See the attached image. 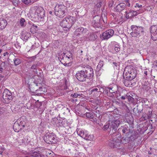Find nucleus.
I'll list each match as a JSON object with an SVG mask.
<instances>
[{"instance_id":"10","label":"nucleus","mask_w":157,"mask_h":157,"mask_svg":"<svg viewBox=\"0 0 157 157\" xmlns=\"http://www.w3.org/2000/svg\"><path fill=\"white\" fill-rule=\"evenodd\" d=\"M14 96L12 95V93L7 89L4 90L2 94V98L6 103H9L12 101Z\"/></svg>"},{"instance_id":"21","label":"nucleus","mask_w":157,"mask_h":157,"mask_svg":"<svg viewBox=\"0 0 157 157\" xmlns=\"http://www.w3.org/2000/svg\"><path fill=\"white\" fill-rule=\"evenodd\" d=\"M66 18L71 28L76 21L75 17L71 16H68L66 17Z\"/></svg>"},{"instance_id":"61","label":"nucleus","mask_w":157,"mask_h":157,"mask_svg":"<svg viewBox=\"0 0 157 157\" xmlns=\"http://www.w3.org/2000/svg\"><path fill=\"white\" fill-rule=\"evenodd\" d=\"M107 95L108 96H110V97H113L114 96V95L112 94H112L111 95H110L108 93Z\"/></svg>"},{"instance_id":"50","label":"nucleus","mask_w":157,"mask_h":157,"mask_svg":"<svg viewBox=\"0 0 157 157\" xmlns=\"http://www.w3.org/2000/svg\"><path fill=\"white\" fill-rule=\"evenodd\" d=\"M141 101L143 103H146L147 101V99L146 98H142L141 99Z\"/></svg>"},{"instance_id":"33","label":"nucleus","mask_w":157,"mask_h":157,"mask_svg":"<svg viewBox=\"0 0 157 157\" xmlns=\"http://www.w3.org/2000/svg\"><path fill=\"white\" fill-rule=\"evenodd\" d=\"M40 63H37L36 64H33L31 67V69L33 70V71L34 72H37V69L36 67L40 65Z\"/></svg>"},{"instance_id":"41","label":"nucleus","mask_w":157,"mask_h":157,"mask_svg":"<svg viewBox=\"0 0 157 157\" xmlns=\"http://www.w3.org/2000/svg\"><path fill=\"white\" fill-rule=\"evenodd\" d=\"M18 121H19V124L21 127L23 129L25 126L24 121H20L19 120H18Z\"/></svg>"},{"instance_id":"52","label":"nucleus","mask_w":157,"mask_h":157,"mask_svg":"<svg viewBox=\"0 0 157 157\" xmlns=\"http://www.w3.org/2000/svg\"><path fill=\"white\" fill-rule=\"evenodd\" d=\"M35 73L36 75H37V76L38 77H41V72H39V74L38 73V72H37H37H35Z\"/></svg>"},{"instance_id":"49","label":"nucleus","mask_w":157,"mask_h":157,"mask_svg":"<svg viewBox=\"0 0 157 157\" xmlns=\"http://www.w3.org/2000/svg\"><path fill=\"white\" fill-rule=\"evenodd\" d=\"M12 2L13 4L15 6L18 5V0H12Z\"/></svg>"},{"instance_id":"59","label":"nucleus","mask_w":157,"mask_h":157,"mask_svg":"<svg viewBox=\"0 0 157 157\" xmlns=\"http://www.w3.org/2000/svg\"><path fill=\"white\" fill-rule=\"evenodd\" d=\"M126 95H127L124 96H122L121 97V99L122 100H124L125 99H126Z\"/></svg>"},{"instance_id":"6","label":"nucleus","mask_w":157,"mask_h":157,"mask_svg":"<svg viewBox=\"0 0 157 157\" xmlns=\"http://www.w3.org/2000/svg\"><path fill=\"white\" fill-rule=\"evenodd\" d=\"M133 125H126L123 127H121L119 130L120 131H121L122 132L125 134L126 136H137L138 133L134 130Z\"/></svg>"},{"instance_id":"53","label":"nucleus","mask_w":157,"mask_h":157,"mask_svg":"<svg viewBox=\"0 0 157 157\" xmlns=\"http://www.w3.org/2000/svg\"><path fill=\"white\" fill-rule=\"evenodd\" d=\"M150 87L147 86L146 85H144L143 87V88L145 89L146 90H149L150 89Z\"/></svg>"},{"instance_id":"37","label":"nucleus","mask_w":157,"mask_h":157,"mask_svg":"<svg viewBox=\"0 0 157 157\" xmlns=\"http://www.w3.org/2000/svg\"><path fill=\"white\" fill-rule=\"evenodd\" d=\"M14 64L16 66H17L21 63V60L18 58H16L14 60Z\"/></svg>"},{"instance_id":"29","label":"nucleus","mask_w":157,"mask_h":157,"mask_svg":"<svg viewBox=\"0 0 157 157\" xmlns=\"http://www.w3.org/2000/svg\"><path fill=\"white\" fill-rule=\"evenodd\" d=\"M64 57L65 60L70 59L72 58V54L70 52H67L65 53H64Z\"/></svg>"},{"instance_id":"22","label":"nucleus","mask_w":157,"mask_h":157,"mask_svg":"<svg viewBox=\"0 0 157 157\" xmlns=\"http://www.w3.org/2000/svg\"><path fill=\"white\" fill-rule=\"evenodd\" d=\"M126 5L124 3H121L118 5L116 7V11L119 12H121L124 10L126 8Z\"/></svg>"},{"instance_id":"48","label":"nucleus","mask_w":157,"mask_h":157,"mask_svg":"<svg viewBox=\"0 0 157 157\" xmlns=\"http://www.w3.org/2000/svg\"><path fill=\"white\" fill-rule=\"evenodd\" d=\"M108 89L109 90V93H115V91H116L113 90V87H109Z\"/></svg>"},{"instance_id":"46","label":"nucleus","mask_w":157,"mask_h":157,"mask_svg":"<svg viewBox=\"0 0 157 157\" xmlns=\"http://www.w3.org/2000/svg\"><path fill=\"white\" fill-rule=\"evenodd\" d=\"M22 2L25 4L28 5L31 3V0H23Z\"/></svg>"},{"instance_id":"3","label":"nucleus","mask_w":157,"mask_h":157,"mask_svg":"<svg viewBox=\"0 0 157 157\" xmlns=\"http://www.w3.org/2000/svg\"><path fill=\"white\" fill-rule=\"evenodd\" d=\"M39 81H34L33 83L29 85V88L30 91L33 93H35L38 94H43L45 91V88H43L41 86L40 79Z\"/></svg>"},{"instance_id":"64","label":"nucleus","mask_w":157,"mask_h":157,"mask_svg":"<svg viewBox=\"0 0 157 157\" xmlns=\"http://www.w3.org/2000/svg\"><path fill=\"white\" fill-rule=\"evenodd\" d=\"M6 0H0V3H1L2 2H4Z\"/></svg>"},{"instance_id":"57","label":"nucleus","mask_w":157,"mask_h":157,"mask_svg":"<svg viewBox=\"0 0 157 157\" xmlns=\"http://www.w3.org/2000/svg\"><path fill=\"white\" fill-rule=\"evenodd\" d=\"M102 4V3L101 2H100V3H97L96 5V6L97 7H100L101 6V4Z\"/></svg>"},{"instance_id":"45","label":"nucleus","mask_w":157,"mask_h":157,"mask_svg":"<svg viewBox=\"0 0 157 157\" xmlns=\"http://www.w3.org/2000/svg\"><path fill=\"white\" fill-rule=\"evenodd\" d=\"M114 50L117 52H118L120 50V46L118 45H115L114 47Z\"/></svg>"},{"instance_id":"8","label":"nucleus","mask_w":157,"mask_h":157,"mask_svg":"<svg viewBox=\"0 0 157 157\" xmlns=\"http://www.w3.org/2000/svg\"><path fill=\"white\" fill-rule=\"evenodd\" d=\"M55 15L59 18H63L65 16L67 7L63 5H56L55 7Z\"/></svg>"},{"instance_id":"40","label":"nucleus","mask_w":157,"mask_h":157,"mask_svg":"<svg viewBox=\"0 0 157 157\" xmlns=\"http://www.w3.org/2000/svg\"><path fill=\"white\" fill-rule=\"evenodd\" d=\"M21 25L23 26L25 25V20L24 18H21L20 21Z\"/></svg>"},{"instance_id":"63","label":"nucleus","mask_w":157,"mask_h":157,"mask_svg":"<svg viewBox=\"0 0 157 157\" xmlns=\"http://www.w3.org/2000/svg\"><path fill=\"white\" fill-rule=\"evenodd\" d=\"M152 10V8L151 7H149L147 8V10L149 11H151Z\"/></svg>"},{"instance_id":"12","label":"nucleus","mask_w":157,"mask_h":157,"mask_svg":"<svg viewBox=\"0 0 157 157\" xmlns=\"http://www.w3.org/2000/svg\"><path fill=\"white\" fill-rule=\"evenodd\" d=\"M114 33V31L112 29H109L100 35V38L102 40H107L112 36Z\"/></svg>"},{"instance_id":"38","label":"nucleus","mask_w":157,"mask_h":157,"mask_svg":"<svg viewBox=\"0 0 157 157\" xmlns=\"http://www.w3.org/2000/svg\"><path fill=\"white\" fill-rule=\"evenodd\" d=\"M86 132H84L82 131H80L79 132L78 131L77 132L78 135L83 138Z\"/></svg>"},{"instance_id":"35","label":"nucleus","mask_w":157,"mask_h":157,"mask_svg":"<svg viewBox=\"0 0 157 157\" xmlns=\"http://www.w3.org/2000/svg\"><path fill=\"white\" fill-rule=\"evenodd\" d=\"M64 57L61 59L60 62H61L66 67L70 66L71 65V62L67 63L66 62H64L63 60L64 59Z\"/></svg>"},{"instance_id":"51","label":"nucleus","mask_w":157,"mask_h":157,"mask_svg":"<svg viewBox=\"0 0 157 157\" xmlns=\"http://www.w3.org/2000/svg\"><path fill=\"white\" fill-rule=\"evenodd\" d=\"M72 95V97L74 98H77V97L79 96H80V94H78L77 93H75L73 95H72V94L71 95Z\"/></svg>"},{"instance_id":"39","label":"nucleus","mask_w":157,"mask_h":157,"mask_svg":"<svg viewBox=\"0 0 157 157\" xmlns=\"http://www.w3.org/2000/svg\"><path fill=\"white\" fill-rule=\"evenodd\" d=\"M126 99H127L129 101L132 102L134 101V98L130 95H126Z\"/></svg>"},{"instance_id":"15","label":"nucleus","mask_w":157,"mask_h":157,"mask_svg":"<svg viewBox=\"0 0 157 157\" xmlns=\"http://www.w3.org/2000/svg\"><path fill=\"white\" fill-rule=\"evenodd\" d=\"M125 121L128 123V125H133V119L131 114L128 113L125 114Z\"/></svg>"},{"instance_id":"11","label":"nucleus","mask_w":157,"mask_h":157,"mask_svg":"<svg viewBox=\"0 0 157 157\" xmlns=\"http://www.w3.org/2000/svg\"><path fill=\"white\" fill-rule=\"evenodd\" d=\"M14 96L12 95V93L7 89L4 90L2 94V98L6 103H9L12 101Z\"/></svg>"},{"instance_id":"31","label":"nucleus","mask_w":157,"mask_h":157,"mask_svg":"<svg viewBox=\"0 0 157 157\" xmlns=\"http://www.w3.org/2000/svg\"><path fill=\"white\" fill-rule=\"evenodd\" d=\"M93 136L89 135L86 132L83 138L86 140H93Z\"/></svg>"},{"instance_id":"60","label":"nucleus","mask_w":157,"mask_h":157,"mask_svg":"<svg viewBox=\"0 0 157 157\" xmlns=\"http://www.w3.org/2000/svg\"><path fill=\"white\" fill-rule=\"evenodd\" d=\"M8 55L9 53L7 52H6L3 54V56H5L6 55Z\"/></svg>"},{"instance_id":"9","label":"nucleus","mask_w":157,"mask_h":157,"mask_svg":"<svg viewBox=\"0 0 157 157\" xmlns=\"http://www.w3.org/2000/svg\"><path fill=\"white\" fill-rule=\"evenodd\" d=\"M44 140L47 144H54L56 143L55 136L53 133H48L46 134L44 136Z\"/></svg>"},{"instance_id":"34","label":"nucleus","mask_w":157,"mask_h":157,"mask_svg":"<svg viewBox=\"0 0 157 157\" xmlns=\"http://www.w3.org/2000/svg\"><path fill=\"white\" fill-rule=\"evenodd\" d=\"M5 63H2L1 64L0 67V73H2L3 70H5L6 71L7 70L6 69V67H5Z\"/></svg>"},{"instance_id":"56","label":"nucleus","mask_w":157,"mask_h":157,"mask_svg":"<svg viewBox=\"0 0 157 157\" xmlns=\"http://www.w3.org/2000/svg\"><path fill=\"white\" fill-rule=\"evenodd\" d=\"M97 88H98V90H99V92H101V89L103 90V89L102 88V87H101V86H97Z\"/></svg>"},{"instance_id":"14","label":"nucleus","mask_w":157,"mask_h":157,"mask_svg":"<svg viewBox=\"0 0 157 157\" xmlns=\"http://www.w3.org/2000/svg\"><path fill=\"white\" fill-rule=\"evenodd\" d=\"M150 32L152 39L154 41L157 40V25H153L150 28Z\"/></svg>"},{"instance_id":"19","label":"nucleus","mask_w":157,"mask_h":157,"mask_svg":"<svg viewBox=\"0 0 157 157\" xmlns=\"http://www.w3.org/2000/svg\"><path fill=\"white\" fill-rule=\"evenodd\" d=\"M152 111L151 110H149L147 113H143L142 117L140 119L142 121H144L150 119L152 116Z\"/></svg>"},{"instance_id":"62","label":"nucleus","mask_w":157,"mask_h":157,"mask_svg":"<svg viewBox=\"0 0 157 157\" xmlns=\"http://www.w3.org/2000/svg\"><path fill=\"white\" fill-rule=\"evenodd\" d=\"M113 64L116 67H117V63L116 62H113Z\"/></svg>"},{"instance_id":"13","label":"nucleus","mask_w":157,"mask_h":157,"mask_svg":"<svg viewBox=\"0 0 157 157\" xmlns=\"http://www.w3.org/2000/svg\"><path fill=\"white\" fill-rule=\"evenodd\" d=\"M102 21V20L100 16L97 15L94 17L92 22L93 26L95 28L100 27ZM103 21H104L103 20Z\"/></svg>"},{"instance_id":"4","label":"nucleus","mask_w":157,"mask_h":157,"mask_svg":"<svg viewBox=\"0 0 157 157\" xmlns=\"http://www.w3.org/2000/svg\"><path fill=\"white\" fill-rule=\"evenodd\" d=\"M132 32L130 34L132 37H135L141 39L143 37L144 33V28L141 26L132 25L131 27Z\"/></svg>"},{"instance_id":"25","label":"nucleus","mask_w":157,"mask_h":157,"mask_svg":"<svg viewBox=\"0 0 157 157\" xmlns=\"http://www.w3.org/2000/svg\"><path fill=\"white\" fill-rule=\"evenodd\" d=\"M137 14L135 11L132 10L128 12L126 15V18L129 19L132 17L137 16Z\"/></svg>"},{"instance_id":"28","label":"nucleus","mask_w":157,"mask_h":157,"mask_svg":"<svg viewBox=\"0 0 157 157\" xmlns=\"http://www.w3.org/2000/svg\"><path fill=\"white\" fill-rule=\"evenodd\" d=\"M84 29V28L82 27L77 29L75 32V34L77 36L82 34Z\"/></svg>"},{"instance_id":"17","label":"nucleus","mask_w":157,"mask_h":157,"mask_svg":"<svg viewBox=\"0 0 157 157\" xmlns=\"http://www.w3.org/2000/svg\"><path fill=\"white\" fill-rule=\"evenodd\" d=\"M137 136H129L123 137L120 140V142H122L123 143L126 144L129 143L130 141L133 140L137 138Z\"/></svg>"},{"instance_id":"44","label":"nucleus","mask_w":157,"mask_h":157,"mask_svg":"<svg viewBox=\"0 0 157 157\" xmlns=\"http://www.w3.org/2000/svg\"><path fill=\"white\" fill-rule=\"evenodd\" d=\"M103 62L102 61H100L98 63V64L97 66L98 68L99 69H100L103 66Z\"/></svg>"},{"instance_id":"18","label":"nucleus","mask_w":157,"mask_h":157,"mask_svg":"<svg viewBox=\"0 0 157 157\" xmlns=\"http://www.w3.org/2000/svg\"><path fill=\"white\" fill-rule=\"evenodd\" d=\"M60 25L63 28L65 29L64 30L67 31L70 28V25L67 21L66 17L63 19L60 23Z\"/></svg>"},{"instance_id":"36","label":"nucleus","mask_w":157,"mask_h":157,"mask_svg":"<svg viewBox=\"0 0 157 157\" xmlns=\"http://www.w3.org/2000/svg\"><path fill=\"white\" fill-rule=\"evenodd\" d=\"M135 11L136 12L137 15L142 13L144 12V10L143 9L141 8H137V9H135Z\"/></svg>"},{"instance_id":"32","label":"nucleus","mask_w":157,"mask_h":157,"mask_svg":"<svg viewBox=\"0 0 157 157\" xmlns=\"http://www.w3.org/2000/svg\"><path fill=\"white\" fill-rule=\"evenodd\" d=\"M97 36L94 34H90L88 36V38L89 40L91 41H94L97 38Z\"/></svg>"},{"instance_id":"42","label":"nucleus","mask_w":157,"mask_h":157,"mask_svg":"<svg viewBox=\"0 0 157 157\" xmlns=\"http://www.w3.org/2000/svg\"><path fill=\"white\" fill-rule=\"evenodd\" d=\"M133 111L134 113L136 114L138 113L139 114L141 112V111L139 110L138 106L134 108L133 109Z\"/></svg>"},{"instance_id":"7","label":"nucleus","mask_w":157,"mask_h":157,"mask_svg":"<svg viewBox=\"0 0 157 157\" xmlns=\"http://www.w3.org/2000/svg\"><path fill=\"white\" fill-rule=\"evenodd\" d=\"M120 135L119 134L113 135L110 136V137L112 139L109 140V146L111 148H116L118 149L120 148L121 143L120 140Z\"/></svg>"},{"instance_id":"2","label":"nucleus","mask_w":157,"mask_h":157,"mask_svg":"<svg viewBox=\"0 0 157 157\" xmlns=\"http://www.w3.org/2000/svg\"><path fill=\"white\" fill-rule=\"evenodd\" d=\"M120 123V121L119 119H114L113 120L109 121L105 125L102 129L103 130H107L111 134L116 135L115 132L117 131V128Z\"/></svg>"},{"instance_id":"30","label":"nucleus","mask_w":157,"mask_h":157,"mask_svg":"<svg viewBox=\"0 0 157 157\" xmlns=\"http://www.w3.org/2000/svg\"><path fill=\"white\" fill-rule=\"evenodd\" d=\"M94 114L96 117L98 118L100 120L101 119L102 117L101 113L99 110H96L94 111Z\"/></svg>"},{"instance_id":"24","label":"nucleus","mask_w":157,"mask_h":157,"mask_svg":"<svg viewBox=\"0 0 157 157\" xmlns=\"http://www.w3.org/2000/svg\"><path fill=\"white\" fill-rule=\"evenodd\" d=\"M19 124V121L18 120L15 122L13 125V129L15 132H18L21 129H22V128L21 127Z\"/></svg>"},{"instance_id":"27","label":"nucleus","mask_w":157,"mask_h":157,"mask_svg":"<svg viewBox=\"0 0 157 157\" xmlns=\"http://www.w3.org/2000/svg\"><path fill=\"white\" fill-rule=\"evenodd\" d=\"M7 21L5 19L0 20V29H4L7 25Z\"/></svg>"},{"instance_id":"58","label":"nucleus","mask_w":157,"mask_h":157,"mask_svg":"<svg viewBox=\"0 0 157 157\" xmlns=\"http://www.w3.org/2000/svg\"><path fill=\"white\" fill-rule=\"evenodd\" d=\"M154 67L155 68H157V60H156L154 62Z\"/></svg>"},{"instance_id":"16","label":"nucleus","mask_w":157,"mask_h":157,"mask_svg":"<svg viewBox=\"0 0 157 157\" xmlns=\"http://www.w3.org/2000/svg\"><path fill=\"white\" fill-rule=\"evenodd\" d=\"M36 10L35 13V14L37 15L40 18L43 17L44 15V12L43 8L41 7H37L36 6Z\"/></svg>"},{"instance_id":"20","label":"nucleus","mask_w":157,"mask_h":157,"mask_svg":"<svg viewBox=\"0 0 157 157\" xmlns=\"http://www.w3.org/2000/svg\"><path fill=\"white\" fill-rule=\"evenodd\" d=\"M66 18L71 28L76 21L75 17L71 16H68L66 17Z\"/></svg>"},{"instance_id":"1","label":"nucleus","mask_w":157,"mask_h":157,"mask_svg":"<svg viewBox=\"0 0 157 157\" xmlns=\"http://www.w3.org/2000/svg\"><path fill=\"white\" fill-rule=\"evenodd\" d=\"M93 69L90 66L84 67L82 70L78 71L76 74L77 79L80 82L85 81L87 78L93 76Z\"/></svg>"},{"instance_id":"5","label":"nucleus","mask_w":157,"mask_h":157,"mask_svg":"<svg viewBox=\"0 0 157 157\" xmlns=\"http://www.w3.org/2000/svg\"><path fill=\"white\" fill-rule=\"evenodd\" d=\"M136 70L132 68L130 69L128 72H126L124 75H123V78L124 79L123 82L125 86H129V81L135 78L136 75Z\"/></svg>"},{"instance_id":"55","label":"nucleus","mask_w":157,"mask_h":157,"mask_svg":"<svg viewBox=\"0 0 157 157\" xmlns=\"http://www.w3.org/2000/svg\"><path fill=\"white\" fill-rule=\"evenodd\" d=\"M125 4L126 6H127L128 7H130V4L129 3L128 1H127L126 2Z\"/></svg>"},{"instance_id":"54","label":"nucleus","mask_w":157,"mask_h":157,"mask_svg":"<svg viewBox=\"0 0 157 157\" xmlns=\"http://www.w3.org/2000/svg\"><path fill=\"white\" fill-rule=\"evenodd\" d=\"M22 37L24 39L27 40L28 37L27 36H26L25 34H24L22 36Z\"/></svg>"},{"instance_id":"26","label":"nucleus","mask_w":157,"mask_h":157,"mask_svg":"<svg viewBox=\"0 0 157 157\" xmlns=\"http://www.w3.org/2000/svg\"><path fill=\"white\" fill-rule=\"evenodd\" d=\"M86 115L87 117L89 118L90 119H91V121L93 122L97 123V120L96 118H94L93 114L90 112L86 113Z\"/></svg>"},{"instance_id":"47","label":"nucleus","mask_w":157,"mask_h":157,"mask_svg":"<svg viewBox=\"0 0 157 157\" xmlns=\"http://www.w3.org/2000/svg\"><path fill=\"white\" fill-rule=\"evenodd\" d=\"M142 7V6L141 4H139V3H136V5L134 6V7L135 9L141 8Z\"/></svg>"},{"instance_id":"23","label":"nucleus","mask_w":157,"mask_h":157,"mask_svg":"<svg viewBox=\"0 0 157 157\" xmlns=\"http://www.w3.org/2000/svg\"><path fill=\"white\" fill-rule=\"evenodd\" d=\"M32 157H43L44 155L39 151H33L30 153Z\"/></svg>"},{"instance_id":"43","label":"nucleus","mask_w":157,"mask_h":157,"mask_svg":"<svg viewBox=\"0 0 157 157\" xmlns=\"http://www.w3.org/2000/svg\"><path fill=\"white\" fill-rule=\"evenodd\" d=\"M95 92H99L98 88H94L91 90L90 91L91 94H92L93 93L95 94Z\"/></svg>"}]
</instances>
